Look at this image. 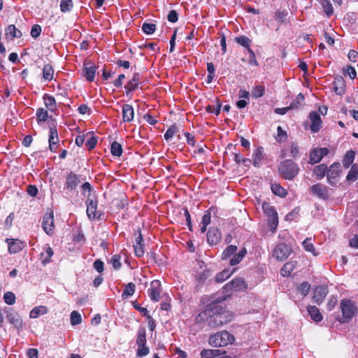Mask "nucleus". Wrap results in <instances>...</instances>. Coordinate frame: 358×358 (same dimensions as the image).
Returning <instances> with one entry per match:
<instances>
[{"label":"nucleus","instance_id":"obj_1","mask_svg":"<svg viewBox=\"0 0 358 358\" xmlns=\"http://www.w3.org/2000/svg\"><path fill=\"white\" fill-rule=\"evenodd\" d=\"M278 171L284 179L291 180L298 175L299 168L292 160L286 159L279 164Z\"/></svg>","mask_w":358,"mask_h":358},{"label":"nucleus","instance_id":"obj_2","mask_svg":"<svg viewBox=\"0 0 358 358\" xmlns=\"http://www.w3.org/2000/svg\"><path fill=\"white\" fill-rule=\"evenodd\" d=\"M234 341V336L227 331H221L210 336L208 343L210 345L217 348L223 347L231 344Z\"/></svg>","mask_w":358,"mask_h":358},{"label":"nucleus","instance_id":"obj_3","mask_svg":"<svg viewBox=\"0 0 358 358\" xmlns=\"http://www.w3.org/2000/svg\"><path fill=\"white\" fill-rule=\"evenodd\" d=\"M340 308L342 312L341 323L348 322L356 315L357 308L354 302L350 299H342L340 303Z\"/></svg>","mask_w":358,"mask_h":358},{"label":"nucleus","instance_id":"obj_4","mask_svg":"<svg viewBox=\"0 0 358 358\" xmlns=\"http://www.w3.org/2000/svg\"><path fill=\"white\" fill-rule=\"evenodd\" d=\"M248 286L247 282L243 278L238 277L233 279L229 282L227 283L223 289L225 292H245L248 289Z\"/></svg>","mask_w":358,"mask_h":358},{"label":"nucleus","instance_id":"obj_5","mask_svg":"<svg viewBox=\"0 0 358 358\" xmlns=\"http://www.w3.org/2000/svg\"><path fill=\"white\" fill-rule=\"evenodd\" d=\"M341 173V165L339 163L332 164L329 168H327V177L329 184L334 185L338 182Z\"/></svg>","mask_w":358,"mask_h":358},{"label":"nucleus","instance_id":"obj_6","mask_svg":"<svg viewBox=\"0 0 358 358\" xmlns=\"http://www.w3.org/2000/svg\"><path fill=\"white\" fill-rule=\"evenodd\" d=\"M291 252V249L286 244L280 243L275 247L273 256L279 261H283L289 257Z\"/></svg>","mask_w":358,"mask_h":358},{"label":"nucleus","instance_id":"obj_7","mask_svg":"<svg viewBox=\"0 0 358 358\" xmlns=\"http://www.w3.org/2000/svg\"><path fill=\"white\" fill-rule=\"evenodd\" d=\"M329 150L327 148H316L312 150L309 155L310 164H315L319 163L322 158L327 155Z\"/></svg>","mask_w":358,"mask_h":358},{"label":"nucleus","instance_id":"obj_8","mask_svg":"<svg viewBox=\"0 0 358 358\" xmlns=\"http://www.w3.org/2000/svg\"><path fill=\"white\" fill-rule=\"evenodd\" d=\"M42 227L48 235H52L54 233V215L52 211L47 212L43 218Z\"/></svg>","mask_w":358,"mask_h":358},{"label":"nucleus","instance_id":"obj_9","mask_svg":"<svg viewBox=\"0 0 358 358\" xmlns=\"http://www.w3.org/2000/svg\"><path fill=\"white\" fill-rule=\"evenodd\" d=\"M148 295L150 299L153 301H158L160 297L161 292V282L158 280H155L151 282L150 287L148 289Z\"/></svg>","mask_w":358,"mask_h":358},{"label":"nucleus","instance_id":"obj_10","mask_svg":"<svg viewBox=\"0 0 358 358\" xmlns=\"http://www.w3.org/2000/svg\"><path fill=\"white\" fill-rule=\"evenodd\" d=\"M6 242L8 243V252L10 254L20 252L26 245L25 243L20 239L6 238Z\"/></svg>","mask_w":358,"mask_h":358},{"label":"nucleus","instance_id":"obj_11","mask_svg":"<svg viewBox=\"0 0 358 358\" xmlns=\"http://www.w3.org/2000/svg\"><path fill=\"white\" fill-rule=\"evenodd\" d=\"M310 189L312 194L317 197L324 200L328 199V189L324 185L320 183L313 185Z\"/></svg>","mask_w":358,"mask_h":358},{"label":"nucleus","instance_id":"obj_12","mask_svg":"<svg viewBox=\"0 0 358 358\" xmlns=\"http://www.w3.org/2000/svg\"><path fill=\"white\" fill-rule=\"evenodd\" d=\"M309 120L310 121V130L313 133L318 132L321 129L322 125L320 115L316 111H313L309 114Z\"/></svg>","mask_w":358,"mask_h":358},{"label":"nucleus","instance_id":"obj_13","mask_svg":"<svg viewBox=\"0 0 358 358\" xmlns=\"http://www.w3.org/2000/svg\"><path fill=\"white\" fill-rule=\"evenodd\" d=\"M96 69L97 67L96 65L92 63H85L83 69V75L87 81L92 82L94 80Z\"/></svg>","mask_w":358,"mask_h":358},{"label":"nucleus","instance_id":"obj_14","mask_svg":"<svg viewBox=\"0 0 358 358\" xmlns=\"http://www.w3.org/2000/svg\"><path fill=\"white\" fill-rule=\"evenodd\" d=\"M221 240V233L217 228L211 227L207 233V241L211 245L217 244Z\"/></svg>","mask_w":358,"mask_h":358},{"label":"nucleus","instance_id":"obj_15","mask_svg":"<svg viewBox=\"0 0 358 358\" xmlns=\"http://www.w3.org/2000/svg\"><path fill=\"white\" fill-rule=\"evenodd\" d=\"M328 294L327 288L324 286H317L314 290L313 300L315 303L320 304Z\"/></svg>","mask_w":358,"mask_h":358},{"label":"nucleus","instance_id":"obj_16","mask_svg":"<svg viewBox=\"0 0 358 358\" xmlns=\"http://www.w3.org/2000/svg\"><path fill=\"white\" fill-rule=\"evenodd\" d=\"M49 147L51 151L55 152L56 147L59 143L58 132L56 127H50L49 131Z\"/></svg>","mask_w":358,"mask_h":358},{"label":"nucleus","instance_id":"obj_17","mask_svg":"<svg viewBox=\"0 0 358 358\" xmlns=\"http://www.w3.org/2000/svg\"><path fill=\"white\" fill-rule=\"evenodd\" d=\"M334 92L338 95H342L345 91V82L342 76H337L333 81Z\"/></svg>","mask_w":358,"mask_h":358},{"label":"nucleus","instance_id":"obj_18","mask_svg":"<svg viewBox=\"0 0 358 358\" xmlns=\"http://www.w3.org/2000/svg\"><path fill=\"white\" fill-rule=\"evenodd\" d=\"M225 313H219L210 316L208 320V324L212 327H217L226 324L229 320H224Z\"/></svg>","mask_w":358,"mask_h":358},{"label":"nucleus","instance_id":"obj_19","mask_svg":"<svg viewBox=\"0 0 358 358\" xmlns=\"http://www.w3.org/2000/svg\"><path fill=\"white\" fill-rule=\"evenodd\" d=\"M80 182V180L78 176L76 174L71 172L66 177L65 184L66 188L69 190H73L78 185Z\"/></svg>","mask_w":358,"mask_h":358},{"label":"nucleus","instance_id":"obj_20","mask_svg":"<svg viewBox=\"0 0 358 358\" xmlns=\"http://www.w3.org/2000/svg\"><path fill=\"white\" fill-rule=\"evenodd\" d=\"M122 110V120L124 122H130L134 120V110L133 107L129 104H124Z\"/></svg>","mask_w":358,"mask_h":358},{"label":"nucleus","instance_id":"obj_21","mask_svg":"<svg viewBox=\"0 0 358 358\" xmlns=\"http://www.w3.org/2000/svg\"><path fill=\"white\" fill-rule=\"evenodd\" d=\"M87 214L90 219H99V216L96 215V207L97 203L92 199H87Z\"/></svg>","mask_w":358,"mask_h":358},{"label":"nucleus","instance_id":"obj_22","mask_svg":"<svg viewBox=\"0 0 358 358\" xmlns=\"http://www.w3.org/2000/svg\"><path fill=\"white\" fill-rule=\"evenodd\" d=\"M263 148L262 147H259L255 150L252 161V164L255 167H259L263 162Z\"/></svg>","mask_w":358,"mask_h":358},{"label":"nucleus","instance_id":"obj_23","mask_svg":"<svg viewBox=\"0 0 358 358\" xmlns=\"http://www.w3.org/2000/svg\"><path fill=\"white\" fill-rule=\"evenodd\" d=\"M140 80V74L138 73H134L131 80H129L125 86V88L127 90V94H129V92L135 90L138 87Z\"/></svg>","mask_w":358,"mask_h":358},{"label":"nucleus","instance_id":"obj_24","mask_svg":"<svg viewBox=\"0 0 358 358\" xmlns=\"http://www.w3.org/2000/svg\"><path fill=\"white\" fill-rule=\"evenodd\" d=\"M307 310L311 317V319L316 322L322 321L323 319L322 315L320 313L319 309L314 306H308Z\"/></svg>","mask_w":358,"mask_h":358},{"label":"nucleus","instance_id":"obj_25","mask_svg":"<svg viewBox=\"0 0 358 358\" xmlns=\"http://www.w3.org/2000/svg\"><path fill=\"white\" fill-rule=\"evenodd\" d=\"M6 317L9 322L13 324L15 328L17 329L22 328L23 322L20 315L16 313H10Z\"/></svg>","mask_w":358,"mask_h":358},{"label":"nucleus","instance_id":"obj_26","mask_svg":"<svg viewBox=\"0 0 358 358\" xmlns=\"http://www.w3.org/2000/svg\"><path fill=\"white\" fill-rule=\"evenodd\" d=\"M296 261H290L285 263L281 268V275L284 277L289 276L292 271L296 268Z\"/></svg>","mask_w":358,"mask_h":358},{"label":"nucleus","instance_id":"obj_27","mask_svg":"<svg viewBox=\"0 0 358 358\" xmlns=\"http://www.w3.org/2000/svg\"><path fill=\"white\" fill-rule=\"evenodd\" d=\"M327 173V166L322 164L315 166L313 169V174L317 180L323 178Z\"/></svg>","mask_w":358,"mask_h":358},{"label":"nucleus","instance_id":"obj_28","mask_svg":"<svg viewBox=\"0 0 358 358\" xmlns=\"http://www.w3.org/2000/svg\"><path fill=\"white\" fill-rule=\"evenodd\" d=\"M53 250L49 246L46 245L44 248V251L41 252V259L42 261V263L45 265L48 263L50 262V259L53 255Z\"/></svg>","mask_w":358,"mask_h":358},{"label":"nucleus","instance_id":"obj_29","mask_svg":"<svg viewBox=\"0 0 358 358\" xmlns=\"http://www.w3.org/2000/svg\"><path fill=\"white\" fill-rule=\"evenodd\" d=\"M355 158V152L352 150H348L344 156V158L343 160V166L345 169L349 168L351 165H352Z\"/></svg>","mask_w":358,"mask_h":358},{"label":"nucleus","instance_id":"obj_30","mask_svg":"<svg viewBox=\"0 0 358 358\" xmlns=\"http://www.w3.org/2000/svg\"><path fill=\"white\" fill-rule=\"evenodd\" d=\"M48 310L46 306H40L34 308L29 313V317L31 318H37L40 315H45L48 313Z\"/></svg>","mask_w":358,"mask_h":358},{"label":"nucleus","instance_id":"obj_31","mask_svg":"<svg viewBox=\"0 0 358 358\" xmlns=\"http://www.w3.org/2000/svg\"><path fill=\"white\" fill-rule=\"evenodd\" d=\"M55 71L50 64H45L43 68V78L45 80L50 81L54 78Z\"/></svg>","mask_w":358,"mask_h":358},{"label":"nucleus","instance_id":"obj_32","mask_svg":"<svg viewBox=\"0 0 358 358\" xmlns=\"http://www.w3.org/2000/svg\"><path fill=\"white\" fill-rule=\"evenodd\" d=\"M43 101L45 106L51 111H54L56 109V101L55 99L48 94L43 95Z\"/></svg>","mask_w":358,"mask_h":358},{"label":"nucleus","instance_id":"obj_33","mask_svg":"<svg viewBox=\"0 0 358 358\" xmlns=\"http://www.w3.org/2000/svg\"><path fill=\"white\" fill-rule=\"evenodd\" d=\"M247 250L245 248L241 250L237 254H235L234 257L230 259L229 264L231 266H235L239 264L243 257L245 256Z\"/></svg>","mask_w":358,"mask_h":358},{"label":"nucleus","instance_id":"obj_34","mask_svg":"<svg viewBox=\"0 0 358 358\" xmlns=\"http://www.w3.org/2000/svg\"><path fill=\"white\" fill-rule=\"evenodd\" d=\"M358 178V164L352 165L347 176L346 180L350 182H355Z\"/></svg>","mask_w":358,"mask_h":358},{"label":"nucleus","instance_id":"obj_35","mask_svg":"<svg viewBox=\"0 0 358 358\" xmlns=\"http://www.w3.org/2000/svg\"><path fill=\"white\" fill-rule=\"evenodd\" d=\"M271 189L272 192L274 194L278 195L280 197H285L287 195L286 189L285 188H283L282 187H281L278 183L272 184Z\"/></svg>","mask_w":358,"mask_h":358},{"label":"nucleus","instance_id":"obj_36","mask_svg":"<svg viewBox=\"0 0 358 358\" xmlns=\"http://www.w3.org/2000/svg\"><path fill=\"white\" fill-rule=\"evenodd\" d=\"M220 350L204 349L201 352V358H213L220 355Z\"/></svg>","mask_w":358,"mask_h":358},{"label":"nucleus","instance_id":"obj_37","mask_svg":"<svg viewBox=\"0 0 358 358\" xmlns=\"http://www.w3.org/2000/svg\"><path fill=\"white\" fill-rule=\"evenodd\" d=\"M302 245L306 251L311 252L315 256L317 255V253L315 252V249L310 238H306L303 241Z\"/></svg>","mask_w":358,"mask_h":358},{"label":"nucleus","instance_id":"obj_38","mask_svg":"<svg viewBox=\"0 0 358 358\" xmlns=\"http://www.w3.org/2000/svg\"><path fill=\"white\" fill-rule=\"evenodd\" d=\"M6 31V34L10 36L12 38H20L22 35V32L14 24L9 25Z\"/></svg>","mask_w":358,"mask_h":358},{"label":"nucleus","instance_id":"obj_39","mask_svg":"<svg viewBox=\"0 0 358 358\" xmlns=\"http://www.w3.org/2000/svg\"><path fill=\"white\" fill-rule=\"evenodd\" d=\"M136 343L141 345L146 344V331L144 327H140L138 330Z\"/></svg>","mask_w":358,"mask_h":358},{"label":"nucleus","instance_id":"obj_40","mask_svg":"<svg viewBox=\"0 0 358 358\" xmlns=\"http://www.w3.org/2000/svg\"><path fill=\"white\" fill-rule=\"evenodd\" d=\"M135 285L132 282H129L125 287L122 294V299H127L128 297L132 296L135 292Z\"/></svg>","mask_w":358,"mask_h":358},{"label":"nucleus","instance_id":"obj_41","mask_svg":"<svg viewBox=\"0 0 358 358\" xmlns=\"http://www.w3.org/2000/svg\"><path fill=\"white\" fill-rule=\"evenodd\" d=\"M235 41L241 46L246 48L247 50L250 49V45L251 44V41L248 37L245 36H238L235 38Z\"/></svg>","mask_w":358,"mask_h":358},{"label":"nucleus","instance_id":"obj_42","mask_svg":"<svg viewBox=\"0 0 358 358\" xmlns=\"http://www.w3.org/2000/svg\"><path fill=\"white\" fill-rule=\"evenodd\" d=\"M110 152L113 156L120 157L122 153V145L116 141L113 142L110 146Z\"/></svg>","mask_w":358,"mask_h":358},{"label":"nucleus","instance_id":"obj_43","mask_svg":"<svg viewBox=\"0 0 358 358\" xmlns=\"http://www.w3.org/2000/svg\"><path fill=\"white\" fill-rule=\"evenodd\" d=\"M36 115L38 123L41 122H45L48 117V111L42 108H39L37 109Z\"/></svg>","mask_w":358,"mask_h":358},{"label":"nucleus","instance_id":"obj_44","mask_svg":"<svg viewBox=\"0 0 358 358\" xmlns=\"http://www.w3.org/2000/svg\"><path fill=\"white\" fill-rule=\"evenodd\" d=\"M231 274L232 272H231L229 270L225 269L216 275L215 280L217 282H222L228 279Z\"/></svg>","mask_w":358,"mask_h":358},{"label":"nucleus","instance_id":"obj_45","mask_svg":"<svg viewBox=\"0 0 358 358\" xmlns=\"http://www.w3.org/2000/svg\"><path fill=\"white\" fill-rule=\"evenodd\" d=\"M73 8L72 0H61L60 1V10L63 13L69 12Z\"/></svg>","mask_w":358,"mask_h":358},{"label":"nucleus","instance_id":"obj_46","mask_svg":"<svg viewBox=\"0 0 358 358\" xmlns=\"http://www.w3.org/2000/svg\"><path fill=\"white\" fill-rule=\"evenodd\" d=\"M237 250L236 245H229L222 252V259H225L234 255Z\"/></svg>","mask_w":358,"mask_h":358},{"label":"nucleus","instance_id":"obj_47","mask_svg":"<svg viewBox=\"0 0 358 358\" xmlns=\"http://www.w3.org/2000/svg\"><path fill=\"white\" fill-rule=\"evenodd\" d=\"M71 324L73 326L79 324L82 322L81 315L76 310H73L71 313Z\"/></svg>","mask_w":358,"mask_h":358},{"label":"nucleus","instance_id":"obj_48","mask_svg":"<svg viewBox=\"0 0 358 358\" xmlns=\"http://www.w3.org/2000/svg\"><path fill=\"white\" fill-rule=\"evenodd\" d=\"M262 208H263L264 213L268 215V217H273V216L278 215L274 207L271 206L268 203H264L262 204Z\"/></svg>","mask_w":358,"mask_h":358},{"label":"nucleus","instance_id":"obj_49","mask_svg":"<svg viewBox=\"0 0 358 358\" xmlns=\"http://www.w3.org/2000/svg\"><path fill=\"white\" fill-rule=\"evenodd\" d=\"M264 94V87L262 85H257L252 90V96L255 99L262 97Z\"/></svg>","mask_w":358,"mask_h":358},{"label":"nucleus","instance_id":"obj_50","mask_svg":"<svg viewBox=\"0 0 358 358\" xmlns=\"http://www.w3.org/2000/svg\"><path fill=\"white\" fill-rule=\"evenodd\" d=\"M310 285L307 282H302L300 285L297 287V290L303 296H306L310 291Z\"/></svg>","mask_w":358,"mask_h":358},{"label":"nucleus","instance_id":"obj_51","mask_svg":"<svg viewBox=\"0 0 358 358\" xmlns=\"http://www.w3.org/2000/svg\"><path fill=\"white\" fill-rule=\"evenodd\" d=\"M178 131V128L176 125L169 127L164 135L165 140L169 141Z\"/></svg>","mask_w":358,"mask_h":358},{"label":"nucleus","instance_id":"obj_52","mask_svg":"<svg viewBox=\"0 0 358 358\" xmlns=\"http://www.w3.org/2000/svg\"><path fill=\"white\" fill-rule=\"evenodd\" d=\"M156 26L155 24L152 23H147L145 22L142 25V30L146 34H152L155 31Z\"/></svg>","mask_w":358,"mask_h":358},{"label":"nucleus","instance_id":"obj_53","mask_svg":"<svg viewBox=\"0 0 358 358\" xmlns=\"http://www.w3.org/2000/svg\"><path fill=\"white\" fill-rule=\"evenodd\" d=\"M121 257L119 255H113L110 259V263L112 264L115 269H120L122 266L120 262Z\"/></svg>","mask_w":358,"mask_h":358},{"label":"nucleus","instance_id":"obj_54","mask_svg":"<svg viewBox=\"0 0 358 358\" xmlns=\"http://www.w3.org/2000/svg\"><path fill=\"white\" fill-rule=\"evenodd\" d=\"M4 302L8 305H13L15 302V296L11 292H7L3 295Z\"/></svg>","mask_w":358,"mask_h":358},{"label":"nucleus","instance_id":"obj_55","mask_svg":"<svg viewBox=\"0 0 358 358\" xmlns=\"http://www.w3.org/2000/svg\"><path fill=\"white\" fill-rule=\"evenodd\" d=\"M322 5L324 12L327 15H330L333 13V7L329 0H323Z\"/></svg>","mask_w":358,"mask_h":358},{"label":"nucleus","instance_id":"obj_56","mask_svg":"<svg viewBox=\"0 0 358 358\" xmlns=\"http://www.w3.org/2000/svg\"><path fill=\"white\" fill-rule=\"evenodd\" d=\"M149 353V348L146 346V344L143 345H138V349L136 355L138 357H143Z\"/></svg>","mask_w":358,"mask_h":358},{"label":"nucleus","instance_id":"obj_57","mask_svg":"<svg viewBox=\"0 0 358 358\" xmlns=\"http://www.w3.org/2000/svg\"><path fill=\"white\" fill-rule=\"evenodd\" d=\"M297 108L295 103H292L289 107L278 108L275 110V113L280 115H285L289 109Z\"/></svg>","mask_w":358,"mask_h":358},{"label":"nucleus","instance_id":"obj_58","mask_svg":"<svg viewBox=\"0 0 358 358\" xmlns=\"http://www.w3.org/2000/svg\"><path fill=\"white\" fill-rule=\"evenodd\" d=\"M278 224V215L273 217H268V224L271 229V231H274Z\"/></svg>","mask_w":358,"mask_h":358},{"label":"nucleus","instance_id":"obj_59","mask_svg":"<svg viewBox=\"0 0 358 358\" xmlns=\"http://www.w3.org/2000/svg\"><path fill=\"white\" fill-rule=\"evenodd\" d=\"M30 34L33 38H37L41 34V26L38 24H34L32 26Z\"/></svg>","mask_w":358,"mask_h":358},{"label":"nucleus","instance_id":"obj_60","mask_svg":"<svg viewBox=\"0 0 358 358\" xmlns=\"http://www.w3.org/2000/svg\"><path fill=\"white\" fill-rule=\"evenodd\" d=\"M338 299L337 296H331L328 303L327 304V308L329 311H331L337 304Z\"/></svg>","mask_w":358,"mask_h":358},{"label":"nucleus","instance_id":"obj_61","mask_svg":"<svg viewBox=\"0 0 358 358\" xmlns=\"http://www.w3.org/2000/svg\"><path fill=\"white\" fill-rule=\"evenodd\" d=\"M343 73H344L345 76H348L351 79L355 78V77L357 76V73H356L355 69L353 67L350 66H348L344 70Z\"/></svg>","mask_w":358,"mask_h":358},{"label":"nucleus","instance_id":"obj_62","mask_svg":"<svg viewBox=\"0 0 358 358\" xmlns=\"http://www.w3.org/2000/svg\"><path fill=\"white\" fill-rule=\"evenodd\" d=\"M143 244H134V248L135 251V254L137 257H143L144 255V249H143Z\"/></svg>","mask_w":358,"mask_h":358},{"label":"nucleus","instance_id":"obj_63","mask_svg":"<svg viewBox=\"0 0 358 358\" xmlns=\"http://www.w3.org/2000/svg\"><path fill=\"white\" fill-rule=\"evenodd\" d=\"M287 12L285 10H278L275 13V19L277 21L282 22L285 20Z\"/></svg>","mask_w":358,"mask_h":358},{"label":"nucleus","instance_id":"obj_64","mask_svg":"<svg viewBox=\"0 0 358 358\" xmlns=\"http://www.w3.org/2000/svg\"><path fill=\"white\" fill-rule=\"evenodd\" d=\"M290 152L293 158H296L299 155V148L296 143H292L290 145Z\"/></svg>","mask_w":358,"mask_h":358}]
</instances>
